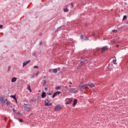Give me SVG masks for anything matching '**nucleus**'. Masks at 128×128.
I'll return each mask as SVG.
<instances>
[{
    "instance_id": "nucleus-1",
    "label": "nucleus",
    "mask_w": 128,
    "mask_h": 128,
    "mask_svg": "<svg viewBox=\"0 0 128 128\" xmlns=\"http://www.w3.org/2000/svg\"><path fill=\"white\" fill-rule=\"evenodd\" d=\"M80 88V92H84L85 90H86L88 88V84H84L81 83V84L79 86Z\"/></svg>"
},
{
    "instance_id": "nucleus-2",
    "label": "nucleus",
    "mask_w": 128,
    "mask_h": 128,
    "mask_svg": "<svg viewBox=\"0 0 128 128\" xmlns=\"http://www.w3.org/2000/svg\"><path fill=\"white\" fill-rule=\"evenodd\" d=\"M62 108V106L58 104L56 106L54 110L55 112H60V110Z\"/></svg>"
},
{
    "instance_id": "nucleus-3",
    "label": "nucleus",
    "mask_w": 128,
    "mask_h": 128,
    "mask_svg": "<svg viewBox=\"0 0 128 128\" xmlns=\"http://www.w3.org/2000/svg\"><path fill=\"white\" fill-rule=\"evenodd\" d=\"M52 104L50 103L48 100H46L44 104V106H52Z\"/></svg>"
},
{
    "instance_id": "nucleus-4",
    "label": "nucleus",
    "mask_w": 128,
    "mask_h": 128,
    "mask_svg": "<svg viewBox=\"0 0 128 128\" xmlns=\"http://www.w3.org/2000/svg\"><path fill=\"white\" fill-rule=\"evenodd\" d=\"M70 92L71 94H76V92H78V90H76L74 88H70Z\"/></svg>"
},
{
    "instance_id": "nucleus-5",
    "label": "nucleus",
    "mask_w": 128,
    "mask_h": 128,
    "mask_svg": "<svg viewBox=\"0 0 128 128\" xmlns=\"http://www.w3.org/2000/svg\"><path fill=\"white\" fill-rule=\"evenodd\" d=\"M88 86H90V88H96V84H94V83H90L89 82L87 84Z\"/></svg>"
},
{
    "instance_id": "nucleus-6",
    "label": "nucleus",
    "mask_w": 128,
    "mask_h": 128,
    "mask_svg": "<svg viewBox=\"0 0 128 128\" xmlns=\"http://www.w3.org/2000/svg\"><path fill=\"white\" fill-rule=\"evenodd\" d=\"M66 104H72V100L70 98H68L66 99Z\"/></svg>"
},
{
    "instance_id": "nucleus-7",
    "label": "nucleus",
    "mask_w": 128,
    "mask_h": 128,
    "mask_svg": "<svg viewBox=\"0 0 128 128\" xmlns=\"http://www.w3.org/2000/svg\"><path fill=\"white\" fill-rule=\"evenodd\" d=\"M24 108L26 112H30V108L28 106V104H24Z\"/></svg>"
},
{
    "instance_id": "nucleus-8",
    "label": "nucleus",
    "mask_w": 128,
    "mask_h": 128,
    "mask_svg": "<svg viewBox=\"0 0 128 128\" xmlns=\"http://www.w3.org/2000/svg\"><path fill=\"white\" fill-rule=\"evenodd\" d=\"M4 96H0V102H2V104H6V100H4Z\"/></svg>"
},
{
    "instance_id": "nucleus-9",
    "label": "nucleus",
    "mask_w": 128,
    "mask_h": 128,
    "mask_svg": "<svg viewBox=\"0 0 128 128\" xmlns=\"http://www.w3.org/2000/svg\"><path fill=\"white\" fill-rule=\"evenodd\" d=\"M108 50V46H104L102 48V52H106V50Z\"/></svg>"
},
{
    "instance_id": "nucleus-10",
    "label": "nucleus",
    "mask_w": 128,
    "mask_h": 128,
    "mask_svg": "<svg viewBox=\"0 0 128 128\" xmlns=\"http://www.w3.org/2000/svg\"><path fill=\"white\" fill-rule=\"evenodd\" d=\"M30 60L23 62L22 68H24V66H26L28 64H30Z\"/></svg>"
},
{
    "instance_id": "nucleus-11",
    "label": "nucleus",
    "mask_w": 128,
    "mask_h": 128,
    "mask_svg": "<svg viewBox=\"0 0 128 128\" xmlns=\"http://www.w3.org/2000/svg\"><path fill=\"white\" fill-rule=\"evenodd\" d=\"M16 80H18V78L14 77L13 78H12L11 82H16Z\"/></svg>"
},
{
    "instance_id": "nucleus-12",
    "label": "nucleus",
    "mask_w": 128,
    "mask_h": 128,
    "mask_svg": "<svg viewBox=\"0 0 128 128\" xmlns=\"http://www.w3.org/2000/svg\"><path fill=\"white\" fill-rule=\"evenodd\" d=\"M76 104H78V100L76 99H75L74 100L73 102V106H75Z\"/></svg>"
},
{
    "instance_id": "nucleus-13",
    "label": "nucleus",
    "mask_w": 128,
    "mask_h": 128,
    "mask_svg": "<svg viewBox=\"0 0 128 128\" xmlns=\"http://www.w3.org/2000/svg\"><path fill=\"white\" fill-rule=\"evenodd\" d=\"M46 92H42V98H46Z\"/></svg>"
},
{
    "instance_id": "nucleus-14",
    "label": "nucleus",
    "mask_w": 128,
    "mask_h": 128,
    "mask_svg": "<svg viewBox=\"0 0 128 128\" xmlns=\"http://www.w3.org/2000/svg\"><path fill=\"white\" fill-rule=\"evenodd\" d=\"M114 59L112 60V62L113 64H116V56L114 57Z\"/></svg>"
},
{
    "instance_id": "nucleus-15",
    "label": "nucleus",
    "mask_w": 128,
    "mask_h": 128,
    "mask_svg": "<svg viewBox=\"0 0 128 128\" xmlns=\"http://www.w3.org/2000/svg\"><path fill=\"white\" fill-rule=\"evenodd\" d=\"M84 62H86V60H81L80 62V66H84Z\"/></svg>"
},
{
    "instance_id": "nucleus-16",
    "label": "nucleus",
    "mask_w": 128,
    "mask_h": 128,
    "mask_svg": "<svg viewBox=\"0 0 128 128\" xmlns=\"http://www.w3.org/2000/svg\"><path fill=\"white\" fill-rule=\"evenodd\" d=\"M52 72H54V74H56V72H58V69L56 68L53 69Z\"/></svg>"
},
{
    "instance_id": "nucleus-17",
    "label": "nucleus",
    "mask_w": 128,
    "mask_h": 128,
    "mask_svg": "<svg viewBox=\"0 0 128 128\" xmlns=\"http://www.w3.org/2000/svg\"><path fill=\"white\" fill-rule=\"evenodd\" d=\"M43 86H46V80H43Z\"/></svg>"
},
{
    "instance_id": "nucleus-18",
    "label": "nucleus",
    "mask_w": 128,
    "mask_h": 128,
    "mask_svg": "<svg viewBox=\"0 0 128 128\" xmlns=\"http://www.w3.org/2000/svg\"><path fill=\"white\" fill-rule=\"evenodd\" d=\"M28 90H29L30 92H32V89H30V85L28 86Z\"/></svg>"
},
{
    "instance_id": "nucleus-19",
    "label": "nucleus",
    "mask_w": 128,
    "mask_h": 128,
    "mask_svg": "<svg viewBox=\"0 0 128 128\" xmlns=\"http://www.w3.org/2000/svg\"><path fill=\"white\" fill-rule=\"evenodd\" d=\"M10 98H12L15 100H16V96L12 95L10 96Z\"/></svg>"
},
{
    "instance_id": "nucleus-20",
    "label": "nucleus",
    "mask_w": 128,
    "mask_h": 128,
    "mask_svg": "<svg viewBox=\"0 0 128 128\" xmlns=\"http://www.w3.org/2000/svg\"><path fill=\"white\" fill-rule=\"evenodd\" d=\"M64 12H68V10L67 8H64Z\"/></svg>"
},
{
    "instance_id": "nucleus-21",
    "label": "nucleus",
    "mask_w": 128,
    "mask_h": 128,
    "mask_svg": "<svg viewBox=\"0 0 128 128\" xmlns=\"http://www.w3.org/2000/svg\"><path fill=\"white\" fill-rule=\"evenodd\" d=\"M55 93H56V94H60V91H58V92H55Z\"/></svg>"
},
{
    "instance_id": "nucleus-22",
    "label": "nucleus",
    "mask_w": 128,
    "mask_h": 128,
    "mask_svg": "<svg viewBox=\"0 0 128 128\" xmlns=\"http://www.w3.org/2000/svg\"><path fill=\"white\" fill-rule=\"evenodd\" d=\"M56 96H58V95L56 94V92H54V94L53 96H52V98H56Z\"/></svg>"
},
{
    "instance_id": "nucleus-23",
    "label": "nucleus",
    "mask_w": 128,
    "mask_h": 128,
    "mask_svg": "<svg viewBox=\"0 0 128 128\" xmlns=\"http://www.w3.org/2000/svg\"><path fill=\"white\" fill-rule=\"evenodd\" d=\"M18 121L20 122H24V120H22V119L20 118H18Z\"/></svg>"
},
{
    "instance_id": "nucleus-24",
    "label": "nucleus",
    "mask_w": 128,
    "mask_h": 128,
    "mask_svg": "<svg viewBox=\"0 0 128 128\" xmlns=\"http://www.w3.org/2000/svg\"><path fill=\"white\" fill-rule=\"evenodd\" d=\"M62 29V27H60L57 29V32H58L59 30H60Z\"/></svg>"
},
{
    "instance_id": "nucleus-25",
    "label": "nucleus",
    "mask_w": 128,
    "mask_h": 128,
    "mask_svg": "<svg viewBox=\"0 0 128 128\" xmlns=\"http://www.w3.org/2000/svg\"><path fill=\"white\" fill-rule=\"evenodd\" d=\"M112 32H118V30H112Z\"/></svg>"
},
{
    "instance_id": "nucleus-26",
    "label": "nucleus",
    "mask_w": 128,
    "mask_h": 128,
    "mask_svg": "<svg viewBox=\"0 0 128 128\" xmlns=\"http://www.w3.org/2000/svg\"><path fill=\"white\" fill-rule=\"evenodd\" d=\"M60 86H57L56 88V90H60Z\"/></svg>"
},
{
    "instance_id": "nucleus-27",
    "label": "nucleus",
    "mask_w": 128,
    "mask_h": 128,
    "mask_svg": "<svg viewBox=\"0 0 128 128\" xmlns=\"http://www.w3.org/2000/svg\"><path fill=\"white\" fill-rule=\"evenodd\" d=\"M10 103L8 102V101H7L6 102V104L7 106H8V104H10Z\"/></svg>"
},
{
    "instance_id": "nucleus-28",
    "label": "nucleus",
    "mask_w": 128,
    "mask_h": 128,
    "mask_svg": "<svg viewBox=\"0 0 128 128\" xmlns=\"http://www.w3.org/2000/svg\"><path fill=\"white\" fill-rule=\"evenodd\" d=\"M34 68H38V66H34Z\"/></svg>"
},
{
    "instance_id": "nucleus-29",
    "label": "nucleus",
    "mask_w": 128,
    "mask_h": 128,
    "mask_svg": "<svg viewBox=\"0 0 128 128\" xmlns=\"http://www.w3.org/2000/svg\"><path fill=\"white\" fill-rule=\"evenodd\" d=\"M126 16H124L123 17V20H126Z\"/></svg>"
},
{
    "instance_id": "nucleus-30",
    "label": "nucleus",
    "mask_w": 128,
    "mask_h": 128,
    "mask_svg": "<svg viewBox=\"0 0 128 128\" xmlns=\"http://www.w3.org/2000/svg\"><path fill=\"white\" fill-rule=\"evenodd\" d=\"M53 69H50L49 72H52Z\"/></svg>"
},
{
    "instance_id": "nucleus-31",
    "label": "nucleus",
    "mask_w": 128,
    "mask_h": 128,
    "mask_svg": "<svg viewBox=\"0 0 128 128\" xmlns=\"http://www.w3.org/2000/svg\"><path fill=\"white\" fill-rule=\"evenodd\" d=\"M39 72H36V74H34V76H38V74Z\"/></svg>"
},
{
    "instance_id": "nucleus-32",
    "label": "nucleus",
    "mask_w": 128,
    "mask_h": 128,
    "mask_svg": "<svg viewBox=\"0 0 128 128\" xmlns=\"http://www.w3.org/2000/svg\"><path fill=\"white\" fill-rule=\"evenodd\" d=\"M34 78V75H32V76H31L32 78Z\"/></svg>"
},
{
    "instance_id": "nucleus-33",
    "label": "nucleus",
    "mask_w": 128,
    "mask_h": 128,
    "mask_svg": "<svg viewBox=\"0 0 128 128\" xmlns=\"http://www.w3.org/2000/svg\"><path fill=\"white\" fill-rule=\"evenodd\" d=\"M0 28H2V25L0 24Z\"/></svg>"
},
{
    "instance_id": "nucleus-34",
    "label": "nucleus",
    "mask_w": 128,
    "mask_h": 128,
    "mask_svg": "<svg viewBox=\"0 0 128 128\" xmlns=\"http://www.w3.org/2000/svg\"><path fill=\"white\" fill-rule=\"evenodd\" d=\"M12 110H13L14 112H16V110H14V108H13Z\"/></svg>"
},
{
    "instance_id": "nucleus-35",
    "label": "nucleus",
    "mask_w": 128,
    "mask_h": 128,
    "mask_svg": "<svg viewBox=\"0 0 128 128\" xmlns=\"http://www.w3.org/2000/svg\"><path fill=\"white\" fill-rule=\"evenodd\" d=\"M82 36H84V35H80V38H81L82 40Z\"/></svg>"
},
{
    "instance_id": "nucleus-36",
    "label": "nucleus",
    "mask_w": 128,
    "mask_h": 128,
    "mask_svg": "<svg viewBox=\"0 0 128 128\" xmlns=\"http://www.w3.org/2000/svg\"><path fill=\"white\" fill-rule=\"evenodd\" d=\"M40 46H41V44H42V42H40Z\"/></svg>"
},
{
    "instance_id": "nucleus-37",
    "label": "nucleus",
    "mask_w": 128,
    "mask_h": 128,
    "mask_svg": "<svg viewBox=\"0 0 128 128\" xmlns=\"http://www.w3.org/2000/svg\"><path fill=\"white\" fill-rule=\"evenodd\" d=\"M56 70H60V68H56Z\"/></svg>"
},
{
    "instance_id": "nucleus-38",
    "label": "nucleus",
    "mask_w": 128,
    "mask_h": 128,
    "mask_svg": "<svg viewBox=\"0 0 128 128\" xmlns=\"http://www.w3.org/2000/svg\"><path fill=\"white\" fill-rule=\"evenodd\" d=\"M88 40V38H86L85 39L86 40Z\"/></svg>"
},
{
    "instance_id": "nucleus-39",
    "label": "nucleus",
    "mask_w": 128,
    "mask_h": 128,
    "mask_svg": "<svg viewBox=\"0 0 128 128\" xmlns=\"http://www.w3.org/2000/svg\"><path fill=\"white\" fill-rule=\"evenodd\" d=\"M48 94L49 95V96H51L52 95V93H48Z\"/></svg>"
},
{
    "instance_id": "nucleus-40",
    "label": "nucleus",
    "mask_w": 128,
    "mask_h": 128,
    "mask_svg": "<svg viewBox=\"0 0 128 128\" xmlns=\"http://www.w3.org/2000/svg\"><path fill=\"white\" fill-rule=\"evenodd\" d=\"M92 36H96V34L95 33L93 34Z\"/></svg>"
},
{
    "instance_id": "nucleus-41",
    "label": "nucleus",
    "mask_w": 128,
    "mask_h": 128,
    "mask_svg": "<svg viewBox=\"0 0 128 128\" xmlns=\"http://www.w3.org/2000/svg\"><path fill=\"white\" fill-rule=\"evenodd\" d=\"M70 84H72V82H69Z\"/></svg>"
},
{
    "instance_id": "nucleus-42",
    "label": "nucleus",
    "mask_w": 128,
    "mask_h": 128,
    "mask_svg": "<svg viewBox=\"0 0 128 128\" xmlns=\"http://www.w3.org/2000/svg\"><path fill=\"white\" fill-rule=\"evenodd\" d=\"M116 46V48H118V46H119L118 44H117V45Z\"/></svg>"
},
{
    "instance_id": "nucleus-43",
    "label": "nucleus",
    "mask_w": 128,
    "mask_h": 128,
    "mask_svg": "<svg viewBox=\"0 0 128 128\" xmlns=\"http://www.w3.org/2000/svg\"><path fill=\"white\" fill-rule=\"evenodd\" d=\"M48 90V88H45V90Z\"/></svg>"
},
{
    "instance_id": "nucleus-44",
    "label": "nucleus",
    "mask_w": 128,
    "mask_h": 128,
    "mask_svg": "<svg viewBox=\"0 0 128 128\" xmlns=\"http://www.w3.org/2000/svg\"><path fill=\"white\" fill-rule=\"evenodd\" d=\"M69 88H72V86H69Z\"/></svg>"
},
{
    "instance_id": "nucleus-45",
    "label": "nucleus",
    "mask_w": 128,
    "mask_h": 128,
    "mask_svg": "<svg viewBox=\"0 0 128 128\" xmlns=\"http://www.w3.org/2000/svg\"><path fill=\"white\" fill-rule=\"evenodd\" d=\"M6 102H8V99H6Z\"/></svg>"
},
{
    "instance_id": "nucleus-46",
    "label": "nucleus",
    "mask_w": 128,
    "mask_h": 128,
    "mask_svg": "<svg viewBox=\"0 0 128 128\" xmlns=\"http://www.w3.org/2000/svg\"><path fill=\"white\" fill-rule=\"evenodd\" d=\"M46 78V76H44V78Z\"/></svg>"
},
{
    "instance_id": "nucleus-47",
    "label": "nucleus",
    "mask_w": 128,
    "mask_h": 128,
    "mask_svg": "<svg viewBox=\"0 0 128 128\" xmlns=\"http://www.w3.org/2000/svg\"><path fill=\"white\" fill-rule=\"evenodd\" d=\"M72 4V6H74V4Z\"/></svg>"
}]
</instances>
